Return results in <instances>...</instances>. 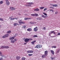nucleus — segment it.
Here are the masks:
<instances>
[{"label":"nucleus","mask_w":60,"mask_h":60,"mask_svg":"<svg viewBox=\"0 0 60 60\" xmlns=\"http://www.w3.org/2000/svg\"><path fill=\"white\" fill-rule=\"evenodd\" d=\"M26 26H23V28H26Z\"/></svg>","instance_id":"obj_45"},{"label":"nucleus","mask_w":60,"mask_h":60,"mask_svg":"<svg viewBox=\"0 0 60 60\" xmlns=\"http://www.w3.org/2000/svg\"><path fill=\"white\" fill-rule=\"evenodd\" d=\"M31 18H25L24 19L25 20H26L27 19H31Z\"/></svg>","instance_id":"obj_17"},{"label":"nucleus","mask_w":60,"mask_h":60,"mask_svg":"<svg viewBox=\"0 0 60 60\" xmlns=\"http://www.w3.org/2000/svg\"><path fill=\"white\" fill-rule=\"evenodd\" d=\"M11 43H14V42H14V41L13 40H11Z\"/></svg>","instance_id":"obj_24"},{"label":"nucleus","mask_w":60,"mask_h":60,"mask_svg":"<svg viewBox=\"0 0 60 60\" xmlns=\"http://www.w3.org/2000/svg\"><path fill=\"white\" fill-rule=\"evenodd\" d=\"M43 14L45 15V16H47V14L46 13H43Z\"/></svg>","instance_id":"obj_37"},{"label":"nucleus","mask_w":60,"mask_h":60,"mask_svg":"<svg viewBox=\"0 0 60 60\" xmlns=\"http://www.w3.org/2000/svg\"><path fill=\"white\" fill-rule=\"evenodd\" d=\"M45 55H43L42 56V58H45L46 57V56Z\"/></svg>","instance_id":"obj_22"},{"label":"nucleus","mask_w":60,"mask_h":60,"mask_svg":"<svg viewBox=\"0 0 60 60\" xmlns=\"http://www.w3.org/2000/svg\"><path fill=\"white\" fill-rule=\"evenodd\" d=\"M2 52H0V55H2Z\"/></svg>","instance_id":"obj_50"},{"label":"nucleus","mask_w":60,"mask_h":60,"mask_svg":"<svg viewBox=\"0 0 60 60\" xmlns=\"http://www.w3.org/2000/svg\"><path fill=\"white\" fill-rule=\"evenodd\" d=\"M25 6L27 7H28V5L26 4L25 5Z\"/></svg>","instance_id":"obj_48"},{"label":"nucleus","mask_w":60,"mask_h":60,"mask_svg":"<svg viewBox=\"0 0 60 60\" xmlns=\"http://www.w3.org/2000/svg\"><path fill=\"white\" fill-rule=\"evenodd\" d=\"M3 3H4V1H1L0 2V4H3Z\"/></svg>","instance_id":"obj_25"},{"label":"nucleus","mask_w":60,"mask_h":60,"mask_svg":"<svg viewBox=\"0 0 60 60\" xmlns=\"http://www.w3.org/2000/svg\"><path fill=\"white\" fill-rule=\"evenodd\" d=\"M58 12H55V14H57V13H58Z\"/></svg>","instance_id":"obj_58"},{"label":"nucleus","mask_w":60,"mask_h":60,"mask_svg":"<svg viewBox=\"0 0 60 60\" xmlns=\"http://www.w3.org/2000/svg\"><path fill=\"white\" fill-rule=\"evenodd\" d=\"M14 19H15L14 18H11V19L10 20H14Z\"/></svg>","instance_id":"obj_36"},{"label":"nucleus","mask_w":60,"mask_h":60,"mask_svg":"<svg viewBox=\"0 0 60 60\" xmlns=\"http://www.w3.org/2000/svg\"><path fill=\"white\" fill-rule=\"evenodd\" d=\"M52 6L53 7H57V5H52Z\"/></svg>","instance_id":"obj_27"},{"label":"nucleus","mask_w":60,"mask_h":60,"mask_svg":"<svg viewBox=\"0 0 60 60\" xmlns=\"http://www.w3.org/2000/svg\"><path fill=\"white\" fill-rule=\"evenodd\" d=\"M15 19H16L17 20H18V19H19V18H15Z\"/></svg>","instance_id":"obj_51"},{"label":"nucleus","mask_w":60,"mask_h":60,"mask_svg":"<svg viewBox=\"0 0 60 60\" xmlns=\"http://www.w3.org/2000/svg\"><path fill=\"white\" fill-rule=\"evenodd\" d=\"M26 58L24 57H22V60H25Z\"/></svg>","instance_id":"obj_21"},{"label":"nucleus","mask_w":60,"mask_h":60,"mask_svg":"<svg viewBox=\"0 0 60 60\" xmlns=\"http://www.w3.org/2000/svg\"><path fill=\"white\" fill-rule=\"evenodd\" d=\"M34 51L32 50H29L27 51V52L28 53H33Z\"/></svg>","instance_id":"obj_5"},{"label":"nucleus","mask_w":60,"mask_h":60,"mask_svg":"<svg viewBox=\"0 0 60 60\" xmlns=\"http://www.w3.org/2000/svg\"><path fill=\"white\" fill-rule=\"evenodd\" d=\"M10 9L11 10V11H14V10H15V8L11 7H10Z\"/></svg>","instance_id":"obj_6"},{"label":"nucleus","mask_w":60,"mask_h":60,"mask_svg":"<svg viewBox=\"0 0 60 60\" xmlns=\"http://www.w3.org/2000/svg\"><path fill=\"white\" fill-rule=\"evenodd\" d=\"M32 40L33 39L32 38H26L25 39L24 41H25V42H28V41H32Z\"/></svg>","instance_id":"obj_1"},{"label":"nucleus","mask_w":60,"mask_h":60,"mask_svg":"<svg viewBox=\"0 0 60 60\" xmlns=\"http://www.w3.org/2000/svg\"><path fill=\"white\" fill-rule=\"evenodd\" d=\"M0 20L1 21H3L4 20L3 19H2L0 18Z\"/></svg>","instance_id":"obj_41"},{"label":"nucleus","mask_w":60,"mask_h":60,"mask_svg":"<svg viewBox=\"0 0 60 60\" xmlns=\"http://www.w3.org/2000/svg\"><path fill=\"white\" fill-rule=\"evenodd\" d=\"M5 46H1V49H5Z\"/></svg>","instance_id":"obj_18"},{"label":"nucleus","mask_w":60,"mask_h":60,"mask_svg":"<svg viewBox=\"0 0 60 60\" xmlns=\"http://www.w3.org/2000/svg\"><path fill=\"white\" fill-rule=\"evenodd\" d=\"M60 52V49H58L57 50V51L56 52V54Z\"/></svg>","instance_id":"obj_14"},{"label":"nucleus","mask_w":60,"mask_h":60,"mask_svg":"<svg viewBox=\"0 0 60 60\" xmlns=\"http://www.w3.org/2000/svg\"><path fill=\"white\" fill-rule=\"evenodd\" d=\"M40 9H44V7H40Z\"/></svg>","instance_id":"obj_33"},{"label":"nucleus","mask_w":60,"mask_h":60,"mask_svg":"<svg viewBox=\"0 0 60 60\" xmlns=\"http://www.w3.org/2000/svg\"><path fill=\"white\" fill-rule=\"evenodd\" d=\"M36 41H34L31 42V43L32 45H34V43L36 42Z\"/></svg>","instance_id":"obj_13"},{"label":"nucleus","mask_w":60,"mask_h":60,"mask_svg":"<svg viewBox=\"0 0 60 60\" xmlns=\"http://www.w3.org/2000/svg\"><path fill=\"white\" fill-rule=\"evenodd\" d=\"M5 35L6 38L8 37L9 36V35L8 34H6Z\"/></svg>","instance_id":"obj_20"},{"label":"nucleus","mask_w":60,"mask_h":60,"mask_svg":"<svg viewBox=\"0 0 60 60\" xmlns=\"http://www.w3.org/2000/svg\"><path fill=\"white\" fill-rule=\"evenodd\" d=\"M19 23L20 24H22V22L21 21H19Z\"/></svg>","instance_id":"obj_39"},{"label":"nucleus","mask_w":60,"mask_h":60,"mask_svg":"<svg viewBox=\"0 0 60 60\" xmlns=\"http://www.w3.org/2000/svg\"><path fill=\"white\" fill-rule=\"evenodd\" d=\"M42 17L45 18V15H42Z\"/></svg>","instance_id":"obj_40"},{"label":"nucleus","mask_w":60,"mask_h":60,"mask_svg":"<svg viewBox=\"0 0 60 60\" xmlns=\"http://www.w3.org/2000/svg\"><path fill=\"white\" fill-rule=\"evenodd\" d=\"M57 35H60V33H59L57 34Z\"/></svg>","instance_id":"obj_56"},{"label":"nucleus","mask_w":60,"mask_h":60,"mask_svg":"<svg viewBox=\"0 0 60 60\" xmlns=\"http://www.w3.org/2000/svg\"><path fill=\"white\" fill-rule=\"evenodd\" d=\"M6 1V4L7 5L9 6L10 5V2H9L8 0H5Z\"/></svg>","instance_id":"obj_4"},{"label":"nucleus","mask_w":60,"mask_h":60,"mask_svg":"<svg viewBox=\"0 0 60 60\" xmlns=\"http://www.w3.org/2000/svg\"><path fill=\"white\" fill-rule=\"evenodd\" d=\"M41 45H37L35 48H36L38 49H39V48H41Z\"/></svg>","instance_id":"obj_3"},{"label":"nucleus","mask_w":60,"mask_h":60,"mask_svg":"<svg viewBox=\"0 0 60 60\" xmlns=\"http://www.w3.org/2000/svg\"><path fill=\"white\" fill-rule=\"evenodd\" d=\"M43 30H46V28H45V27H44L43 28Z\"/></svg>","instance_id":"obj_46"},{"label":"nucleus","mask_w":60,"mask_h":60,"mask_svg":"<svg viewBox=\"0 0 60 60\" xmlns=\"http://www.w3.org/2000/svg\"><path fill=\"white\" fill-rule=\"evenodd\" d=\"M18 40V39L17 38H15L14 40V41L15 42V41H17Z\"/></svg>","instance_id":"obj_28"},{"label":"nucleus","mask_w":60,"mask_h":60,"mask_svg":"<svg viewBox=\"0 0 60 60\" xmlns=\"http://www.w3.org/2000/svg\"><path fill=\"white\" fill-rule=\"evenodd\" d=\"M46 10H47V8H45L44 10V11H45Z\"/></svg>","instance_id":"obj_38"},{"label":"nucleus","mask_w":60,"mask_h":60,"mask_svg":"<svg viewBox=\"0 0 60 60\" xmlns=\"http://www.w3.org/2000/svg\"><path fill=\"white\" fill-rule=\"evenodd\" d=\"M15 37V36H13L12 37L10 38H9V40H14V39Z\"/></svg>","instance_id":"obj_9"},{"label":"nucleus","mask_w":60,"mask_h":60,"mask_svg":"<svg viewBox=\"0 0 60 60\" xmlns=\"http://www.w3.org/2000/svg\"><path fill=\"white\" fill-rule=\"evenodd\" d=\"M27 31H29V32H31L32 31V29L31 28H28L27 29Z\"/></svg>","instance_id":"obj_8"},{"label":"nucleus","mask_w":60,"mask_h":60,"mask_svg":"<svg viewBox=\"0 0 60 60\" xmlns=\"http://www.w3.org/2000/svg\"><path fill=\"white\" fill-rule=\"evenodd\" d=\"M52 9H55V8L53 7H52Z\"/></svg>","instance_id":"obj_55"},{"label":"nucleus","mask_w":60,"mask_h":60,"mask_svg":"<svg viewBox=\"0 0 60 60\" xmlns=\"http://www.w3.org/2000/svg\"><path fill=\"white\" fill-rule=\"evenodd\" d=\"M3 58H0V60H3Z\"/></svg>","instance_id":"obj_47"},{"label":"nucleus","mask_w":60,"mask_h":60,"mask_svg":"<svg viewBox=\"0 0 60 60\" xmlns=\"http://www.w3.org/2000/svg\"><path fill=\"white\" fill-rule=\"evenodd\" d=\"M2 38H6V36H5V35H4L2 37Z\"/></svg>","instance_id":"obj_30"},{"label":"nucleus","mask_w":60,"mask_h":60,"mask_svg":"<svg viewBox=\"0 0 60 60\" xmlns=\"http://www.w3.org/2000/svg\"><path fill=\"white\" fill-rule=\"evenodd\" d=\"M52 9H50V11H52Z\"/></svg>","instance_id":"obj_59"},{"label":"nucleus","mask_w":60,"mask_h":60,"mask_svg":"<svg viewBox=\"0 0 60 60\" xmlns=\"http://www.w3.org/2000/svg\"><path fill=\"white\" fill-rule=\"evenodd\" d=\"M9 47L8 46H5V49H8Z\"/></svg>","instance_id":"obj_31"},{"label":"nucleus","mask_w":60,"mask_h":60,"mask_svg":"<svg viewBox=\"0 0 60 60\" xmlns=\"http://www.w3.org/2000/svg\"><path fill=\"white\" fill-rule=\"evenodd\" d=\"M34 11H39L40 10L39 9H38V8H37L34 10Z\"/></svg>","instance_id":"obj_15"},{"label":"nucleus","mask_w":60,"mask_h":60,"mask_svg":"<svg viewBox=\"0 0 60 60\" xmlns=\"http://www.w3.org/2000/svg\"><path fill=\"white\" fill-rule=\"evenodd\" d=\"M34 16H36V17L38 16V14H34Z\"/></svg>","instance_id":"obj_26"},{"label":"nucleus","mask_w":60,"mask_h":60,"mask_svg":"<svg viewBox=\"0 0 60 60\" xmlns=\"http://www.w3.org/2000/svg\"><path fill=\"white\" fill-rule=\"evenodd\" d=\"M33 37H38V36L37 35H34L33 36Z\"/></svg>","instance_id":"obj_32"},{"label":"nucleus","mask_w":60,"mask_h":60,"mask_svg":"<svg viewBox=\"0 0 60 60\" xmlns=\"http://www.w3.org/2000/svg\"><path fill=\"white\" fill-rule=\"evenodd\" d=\"M0 56H1V57H3V56H4V55H0Z\"/></svg>","instance_id":"obj_53"},{"label":"nucleus","mask_w":60,"mask_h":60,"mask_svg":"<svg viewBox=\"0 0 60 60\" xmlns=\"http://www.w3.org/2000/svg\"><path fill=\"white\" fill-rule=\"evenodd\" d=\"M45 56H47L48 55V51H46L45 52Z\"/></svg>","instance_id":"obj_11"},{"label":"nucleus","mask_w":60,"mask_h":60,"mask_svg":"<svg viewBox=\"0 0 60 60\" xmlns=\"http://www.w3.org/2000/svg\"><path fill=\"white\" fill-rule=\"evenodd\" d=\"M20 59V57L17 56L16 57V59L17 60H19Z\"/></svg>","instance_id":"obj_10"},{"label":"nucleus","mask_w":60,"mask_h":60,"mask_svg":"<svg viewBox=\"0 0 60 60\" xmlns=\"http://www.w3.org/2000/svg\"><path fill=\"white\" fill-rule=\"evenodd\" d=\"M11 33V30H9L7 32V34H10Z\"/></svg>","instance_id":"obj_23"},{"label":"nucleus","mask_w":60,"mask_h":60,"mask_svg":"<svg viewBox=\"0 0 60 60\" xmlns=\"http://www.w3.org/2000/svg\"><path fill=\"white\" fill-rule=\"evenodd\" d=\"M52 12H53V11H54V10H52Z\"/></svg>","instance_id":"obj_62"},{"label":"nucleus","mask_w":60,"mask_h":60,"mask_svg":"<svg viewBox=\"0 0 60 60\" xmlns=\"http://www.w3.org/2000/svg\"><path fill=\"white\" fill-rule=\"evenodd\" d=\"M49 8H51V9H52V7H49Z\"/></svg>","instance_id":"obj_60"},{"label":"nucleus","mask_w":60,"mask_h":60,"mask_svg":"<svg viewBox=\"0 0 60 60\" xmlns=\"http://www.w3.org/2000/svg\"><path fill=\"white\" fill-rule=\"evenodd\" d=\"M54 31H52V32H51V34H52V33H54Z\"/></svg>","instance_id":"obj_49"},{"label":"nucleus","mask_w":60,"mask_h":60,"mask_svg":"<svg viewBox=\"0 0 60 60\" xmlns=\"http://www.w3.org/2000/svg\"><path fill=\"white\" fill-rule=\"evenodd\" d=\"M13 16H11L9 17V19H11V18H13Z\"/></svg>","instance_id":"obj_43"},{"label":"nucleus","mask_w":60,"mask_h":60,"mask_svg":"<svg viewBox=\"0 0 60 60\" xmlns=\"http://www.w3.org/2000/svg\"><path fill=\"white\" fill-rule=\"evenodd\" d=\"M19 15H20V14H19Z\"/></svg>","instance_id":"obj_64"},{"label":"nucleus","mask_w":60,"mask_h":60,"mask_svg":"<svg viewBox=\"0 0 60 60\" xmlns=\"http://www.w3.org/2000/svg\"><path fill=\"white\" fill-rule=\"evenodd\" d=\"M22 24H25V22H22Z\"/></svg>","instance_id":"obj_52"},{"label":"nucleus","mask_w":60,"mask_h":60,"mask_svg":"<svg viewBox=\"0 0 60 60\" xmlns=\"http://www.w3.org/2000/svg\"><path fill=\"white\" fill-rule=\"evenodd\" d=\"M51 60H53V59H54V58H52V57H51Z\"/></svg>","instance_id":"obj_42"},{"label":"nucleus","mask_w":60,"mask_h":60,"mask_svg":"<svg viewBox=\"0 0 60 60\" xmlns=\"http://www.w3.org/2000/svg\"><path fill=\"white\" fill-rule=\"evenodd\" d=\"M50 4L51 5V6H52V5H53L52 4Z\"/></svg>","instance_id":"obj_61"},{"label":"nucleus","mask_w":60,"mask_h":60,"mask_svg":"<svg viewBox=\"0 0 60 60\" xmlns=\"http://www.w3.org/2000/svg\"><path fill=\"white\" fill-rule=\"evenodd\" d=\"M31 16H34V14H31Z\"/></svg>","instance_id":"obj_44"},{"label":"nucleus","mask_w":60,"mask_h":60,"mask_svg":"<svg viewBox=\"0 0 60 60\" xmlns=\"http://www.w3.org/2000/svg\"><path fill=\"white\" fill-rule=\"evenodd\" d=\"M26 4L28 5V7H31V4H33L34 3L33 2H29L28 3H27Z\"/></svg>","instance_id":"obj_2"},{"label":"nucleus","mask_w":60,"mask_h":60,"mask_svg":"<svg viewBox=\"0 0 60 60\" xmlns=\"http://www.w3.org/2000/svg\"><path fill=\"white\" fill-rule=\"evenodd\" d=\"M53 34H56V33H55V32H53Z\"/></svg>","instance_id":"obj_63"},{"label":"nucleus","mask_w":60,"mask_h":60,"mask_svg":"<svg viewBox=\"0 0 60 60\" xmlns=\"http://www.w3.org/2000/svg\"><path fill=\"white\" fill-rule=\"evenodd\" d=\"M52 48H56V46H52Z\"/></svg>","instance_id":"obj_34"},{"label":"nucleus","mask_w":60,"mask_h":60,"mask_svg":"<svg viewBox=\"0 0 60 60\" xmlns=\"http://www.w3.org/2000/svg\"><path fill=\"white\" fill-rule=\"evenodd\" d=\"M38 28V27H36L35 28H34V31H35L36 32L37 31L38 29H37Z\"/></svg>","instance_id":"obj_7"},{"label":"nucleus","mask_w":60,"mask_h":60,"mask_svg":"<svg viewBox=\"0 0 60 60\" xmlns=\"http://www.w3.org/2000/svg\"><path fill=\"white\" fill-rule=\"evenodd\" d=\"M24 45H26V43H24Z\"/></svg>","instance_id":"obj_57"},{"label":"nucleus","mask_w":60,"mask_h":60,"mask_svg":"<svg viewBox=\"0 0 60 60\" xmlns=\"http://www.w3.org/2000/svg\"><path fill=\"white\" fill-rule=\"evenodd\" d=\"M30 23L31 24H34V22H30Z\"/></svg>","instance_id":"obj_29"},{"label":"nucleus","mask_w":60,"mask_h":60,"mask_svg":"<svg viewBox=\"0 0 60 60\" xmlns=\"http://www.w3.org/2000/svg\"><path fill=\"white\" fill-rule=\"evenodd\" d=\"M48 17V16H45V18H47Z\"/></svg>","instance_id":"obj_54"},{"label":"nucleus","mask_w":60,"mask_h":60,"mask_svg":"<svg viewBox=\"0 0 60 60\" xmlns=\"http://www.w3.org/2000/svg\"><path fill=\"white\" fill-rule=\"evenodd\" d=\"M28 56H33V54H28Z\"/></svg>","instance_id":"obj_35"},{"label":"nucleus","mask_w":60,"mask_h":60,"mask_svg":"<svg viewBox=\"0 0 60 60\" xmlns=\"http://www.w3.org/2000/svg\"><path fill=\"white\" fill-rule=\"evenodd\" d=\"M51 53L52 54V55H54V54H55V52H54V51L53 50H50Z\"/></svg>","instance_id":"obj_12"},{"label":"nucleus","mask_w":60,"mask_h":60,"mask_svg":"<svg viewBox=\"0 0 60 60\" xmlns=\"http://www.w3.org/2000/svg\"><path fill=\"white\" fill-rule=\"evenodd\" d=\"M17 25H19L17 23H14V26H17Z\"/></svg>","instance_id":"obj_19"},{"label":"nucleus","mask_w":60,"mask_h":60,"mask_svg":"<svg viewBox=\"0 0 60 60\" xmlns=\"http://www.w3.org/2000/svg\"><path fill=\"white\" fill-rule=\"evenodd\" d=\"M41 19H41V18H40V17H38L37 18V20H41Z\"/></svg>","instance_id":"obj_16"}]
</instances>
